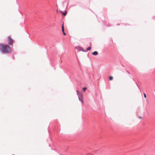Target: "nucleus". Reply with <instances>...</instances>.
Segmentation results:
<instances>
[{
	"label": "nucleus",
	"mask_w": 155,
	"mask_h": 155,
	"mask_svg": "<svg viewBox=\"0 0 155 155\" xmlns=\"http://www.w3.org/2000/svg\"><path fill=\"white\" fill-rule=\"evenodd\" d=\"M9 47L8 45L0 44V50L3 53H7Z\"/></svg>",
	"instance_id": "f257e3e1"
},
{
	"label": "nucleus",
	"mask_w": 155,
	"mask_h": 155,
	"mask_svg": "<svg viewBox=\"0 0 155 155\" xmlns=\"http://www.w3.org/2000/svg\"><path fill=\"white\" fill-rule=\"evenodd\" d=\"M77 92L78 97H83V94L81 92H79L78 90H77Z\"/></svg>",
	"instance_id": "f03ea898"
},
{
	"label": "nucleus",
	"mask_w": 155,
	"mask_h": 155,
	"mask_svg": "<svg viewBox=\"0 0 155 155\" xmlns=\"http://www.w3.org/2000/svg\"><path fill=\"white\" fill-rule=\"evenodd\" d=\"M62 31L63 32V34L64 35H66V34L65 33V32L64 31V27L63 24L62 26Z\"/></svg>",
	"instance_id": "7ed1b4c3"
},
{
	"label": "nucleus",
	"mask_w": 155,
	"mask_h": 155,
	"mask_svg": "<svg viewBox=\"0 0 155 155\" xmlns=\"http://www.w3.org/2000/svg\"><path fill=\"white\" fill-rule=\"evenodd\" d=\"M91 49V48L90 47H88L87 48V50L86 51H84V50H82V51L83 52H87L88 51L90 50Z\"/></svg>",
	"instance_id": "20e7f679"
},
{
	"label": "nucleus",
	"mask_w": 155,
	"mask_h": 155,
	"mask_svg": "<svg viewBox=\"0 0 155 155\" xmlns=\"http://www.w3.org/2000/svg\"><path fill=\"white\" fill-rule=\"evenodd\" d=\"M92 54L94 55H96L98 54V52L97 51H95L92 53Z\"/></svg>",
	"instance_id": "39448f33"
},
{
	"label": "nucleus",
	"mask_w": 155,
	"mask_h": 155,
	"mask_svg": "<svg viewBox=\"0 0 155 155\" xmlns=\"http://www.w3.org/2000/svg\"><path fill=\"white\" fill-rule=\"evenodd\" d=\"M79 100L81 101L82 103H83V97H78Z\"/></svg>",
	"instance_id": "423d86ee"
},
{
	"label": "nucleus",
	"mask_w": 155,
	"mask_h": 155,
	"mask_svg": "<svg viewBox=\"0 0 155 155\" xmlns=\"http://www.w3.org/2000/svg\"><path fill=\"white\" fill-rule=\"evenodd\" d=\"M14 42V41L10 38V45Z\"/></svg>",
	"instance_id": "0eeeda50"
},
{
	"label": "nucleus",
	"mask_w": 155,
	"mask_h": 155,
	"mask_svg": "<svg viewBox=\"0 0 155 155\" xmlns=\"http://www.w3.org/2000/svg\"><path fill=\"white\" fill-rule=\"evenodd\" d=\"M113 79V78L112 76H110L109 77V79L110 80H112Z\"/></svg>",
	"instance_id": "6e6552de"
},
{
	"label": "nucleus",
	"mask_w": 155,
	"mask_h": 155,
	"mask_svg": "<svg viewBox=\"0 0 155 155\" xmlns=\"http://www.w3.org/2000/svg\"><path fill=\"white\" fill-rule=\"evenodd\" d=\"M87 89V87H84L83 88V90L84 91L85 90Z\"/></svg>",
	"instance_id": "1a4fd4ad"
},
{
	"label": "nucleus",
	"mask_w": 155,
	"mask_h": 155,
	"mask_svg": "<svg viewBox=\"0 0 155 155\" xmlns=\"http://www.w3.org/2000/svg\"><path fill=\"white\" fill-rule=\"evenodd\" d=\"M66 13H67V12L66 11H65L64 12L62 13V14H63V15H66Z\"/></svg>",
	"instance_id": "9d476101"
},
{
	"label": "nucleus",
	"mask_w": 155,
	"mask_h": 155,
	"mask_svg": "<svg viewBox=\"0 0 155 155\" xmlns=\"http://www.w3.org/2000/svg\"><path fill=\"white\" fill-rule=\"evenodd\" d=\"M144 96L145 98L146 97V96L145 93H143Z\"/></svg>",
	"instance_id": "9b49d317"
},
{
	"label": "nucleus",
	"mask_w": 155,
	"mask_h": 155,
	"mask_svg": "<svg viewBox=\"0 0 155 155\" xmlns=\"http://www.w3.org/2000/svg\"><path fill=\"white\" fill-rule=\"evenodd\" d=\"M80 48H81V49L80 50L82 51V50H83V48H82L81 47Z\"/></svg>",
	"instance_id": "f8f14e48"
},
{
	"label": "nucleus",
	"mask_w": 155,
	"mask_h": 155,
	"mask_svg": "<svg viewBox=\"0 0 155 155\" xmlns=\"http://www.w3.org/2000/svg\"><path fill=\"white\" fill-rule=\"evenodd\" d=\"M127 72L128 74H130V72H129L128 71H127Z\"/></svg>",
	"instance_id": "ddd939ff"
},
{
	"label": "nucleus",
	"mask_w": 155,
	"mask_h": 155,
	"mask_svg": "<svg viewBox=\"0 0 155 155\" xmlns=\"http://www.w3.org/2000/svg\"><path fill=\"white\" fill-rule=\"evenodd\" d=\"M10 53H11V49H10Z\"/></svg>",
	"instance_id": "4468645a"
},
{
	"label": "nucleus",
	"mask_w": 155,
	"mask_h": 155,
	"mask_svg": "<svg viewBox=\"0 0 155 155\" xmlns=\"http://www.w3.org/2000/svg\"><path fill=\"white\" fill-rule=\"evenodd\" d=\"M136 84H137V85L138 87V85L137 84V83H136Z\"/></svg>",
	"instance_id": "2eb2a0df"
}]
</instances>
